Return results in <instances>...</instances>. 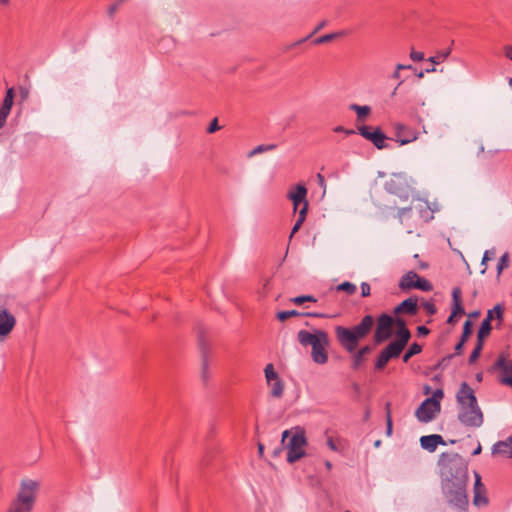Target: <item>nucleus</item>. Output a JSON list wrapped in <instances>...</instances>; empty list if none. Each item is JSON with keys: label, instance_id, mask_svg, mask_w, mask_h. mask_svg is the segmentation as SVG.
Here are the masks:
<instances>
[{"label": "nucleus", "instance_id": "nucleus-1", "mask_svg": "<svg viewBox=\"0 0 512 512\" xmlns=\"http://www.w3.org/2000/svg\"><path fill=\"white\" fill-rule=\"evenodd\" d=\"M441 488L447 504L458 512H466L469 506L467 494L468 464L458 453H442L439 459Z\"/></svg>", "mask_w": 512, "mask_h": 512}, {"label": "nucleus", "instance_id": "nucleus-2", "mask_svg": "<svg viewBox=\"0 0 512 512\" xmlns=\"http://www.w3.org/2000/svg\"><path fill=\"white\" fill-rule=\"evenodd\" d=\"M374 323L372 315H365L360 323L353 327L336 326V339L344 350L349 353L355 352L359 342L371 332Z\"/></svg>", "mask_w": 512, "mask_h": 512}, {"label": "nucleus", "instance_id": "nucleus-3", "mask_svg": "<svg viewBox=\"0 0 512 512\" xmlns=\"http://www.w3.org/2000/svg\"><path fill=\"white\" fill-rule=\"evenodd\" d=\"M40 483L33 479H23L20 482L16 496L11 500L6 512H32Z\"/></svg>", "mask_w": 512, "mask_h": 512}, {"label": "nucleus", "instance_id": "nucleus-4", "mask_svg": "<svg viewBox=\"0 0 512 512\" xmlns=\"http://www.w3.org/2000/svg\"><path fill=\"white\" fill-rule=\"evenodd\" d=\"M299 343L303 346H311L312 360L317 364H325L328 361L327 347L329 346V337L324 330H315L310 333L306 330H300L297 334Z\"/></svg>", "mask_w": 512, "mask_h": 512}, {"label": "nucleus", "instance_id": "nucleus-5", "mask_svg": "<svg viewBox=\"0 0 512 512\" xmlns=\"http://www.w3.org/2000/svg\"><path fill=\"white\" fill-rule=\"evenodd\" d=\"M282 443H286L288 463L292 464L305 455L304 447L307 444V439L303 430L295 432L291 437L288 430L284 431L282 434Z\"/></svg>", "mask_w": 512, "mask_h": 512}, {"label": "nucleus", "instance_id": "nucleus-6", "mask_svg": "<svg viewBox=\"0 0 512 512\" xmlns=\"http://www.w3.org/2000/svg\"><path fill=\"white\" fill-rule=\"evenodd\" d=\"M289 200L293 203L294 211L300 207L299 216L295 222L290 237H292L302 226L306 219L308 211L307 188L303 184H297L293 191H289L287 194Z\"/></svg>", "mask_w": 512, "mask_h": 512}, {"label": "nucleus", "instance_id": "nucleus-7", "mask_svg": "<svg viewBox=\"0 0 512 512\" xmlns=\"http://www.w3.org/2000/svg\"><path fill=\"white\" fill-rule=\"evenodd\" d=\"M399 288L403 291L418 289L424 292L433 290V285L427 279L420 277L415 271H408L399 281Z\"/></svg>", "mask_w": 512, "mask_h": 512}, {"label": "nucleus", "instance_id": "nucleus-8", "mask_svg": "<svg viewBox=\"0 0 512 512\" xmlns=\"http://www.w3.org/2000/svg\"><path fill=\"white\" fill-rule=\"evenodd\" d=\"M458 420L467 427H480L483 424V413L476 405H463L458 413Z\"/></svg>", "mask_w": 512, "mask_h": 512}, {"label": "nucleus", "instance_id": "nucleus-9", "mask_svg": "<svg viewBox=\"0 0 512 512\" xmlns=\"http://www.w3.org/2000/svg\"><path fill=\"white\" fill-rule=\"evenodd\" d=\"M394 318L389 314L383 313L377 318L376 330L374 333V343L379 345L388 340L393 333Z\"/></svg>", "mask_w": 512, "mask_h": 512}, {"label": "nucleus", "instance_id": "nucleus-10", "mask_svg": "<svg viewBox=\"0 0 512 512\" xmlns=\"http://www.w3.org/2000/svg\"><path fill=\"white\" fill-rule=\"evenodd\" d=\"M358 133L366 140L370 141L377 149H385L388 147L386 140L389 138L383 133L380 127H376L372 131L371 126L363 125L357 127Z\"/></svg>", "mask_w": 512, "mask_h": 512}, {"label": "nucleus", "instance_id": "nucleus-11", "mask_svg": "<svg viewBox=\"0 0 512 512\" xmlns=\"http://www.w3.org/2000/svg\"><path fill=\"white\" fill-rule=\"evenodd\" d=\"M264 373L268 387L270 388V395L273 398H281L284 393V382L275 371L272 363L266 365Z\"/></svg>", "mask_w": 512, "mask_h": 512}, {"label": "nucleus", "instance_id": "nucleus-12", "mask_svg": "<svg viewBox=\"0 0 512 512\" xmlns=\"http://www.w3.org/2000/svg\"><path fill=\"white\" fill-rule=\"evenodd\" d=\"M440 410V403H437L434 399H425L417 408L415 415L420 422L428 423L435 418Z\"/></svg>", "mask_w": 512, "mask_h": 512}, {"label": "nucleus", "instance_id": "nucleus-13", "mask_svg": "<svg viewBox=\"0 0 512 512\" xmlns=\"http://www.w3.org/2000/svg\"><path fill=\"white\" fill-rule=\"evenodd\" d=\"M493 312H496V319L502 321L504 315V307L501 304H497L493 309L488 310L486 318L482 321L477 333V341L484 343V338L490 335L492 330L491 321Z\"/></svg>", "mask_w": 512, "mask_h": 512}, {"label": "nucleus", "instance_id": "nucleus-14", "mask_svg": "<svg viewBox=\"0 0 512 512\" xmlns=\"http://www.w3.org/2000/svg\"><path fill=\"white\" fill-rule=\"evenodd\" d=\"M394 135L395 141L401 146L412 143L418 138V132L415 129L402 123L394 124Z\"/></svg>", "mask_w": 512, "mask_h": 512}, {"label": "nucleus", "instance_id": "nucleus-15", "mask_svg": "<svg viewBox=\"0 0 512 512\" xmlns=\"http://www.w3.org/2000/svg\"><path fill=\"white\" fill-rule=\"evenodd\" d=\"M15 325V316L5 306L0 305V339L8 336Z\"/></svg>", "mask_w": 512, "mask_h": 512}, {"label": "nucleus", "instance_id": "nucleus-16", "mask_svg": "<svg viewBox=\"0 0 512 512\" xmlns=\"http://www.w3.org/2000/svg\"><path fill=\"white\" fill-rule=\"evenodd\" d=\"M487 371L489 373L500 371L501 374L499 377H512V361L509 360L504 353H501Z\"/></svg>", "mask_w": 512, "mask_h": 512}, {"label": "nucleus", "instance_id": "nucleus-17", "mask_svg": "<svg viewBox=\"0 0 512 512\" xmlns=\"http://www.w3.org/2000/svg\"><path fill=\"white\" fill-rule=\"evenodd\" d=\"M457 401L462 407L463 405L478 404L475 393L468 383L463 382L457 392Z\"/></svg>", "mask_w": 512, "mask_h": 512}, {"label": "nucleus", "instance_id": "nucleus-18", "mask_svg": "<svg viewBox=\"0 0 512 512\" xmlns=\"http://www.w3.org/2000/svg\"><path fill=\"white\" fill-rule=\"evenodd\" d=\"M401 354L396 348H394L392 345L388 344L378 355L376 361H375V369L378 371L383 370L387 363L392 358H396Z\"/></svg>", "mask_w": 512, "mask_h": 512}, {"label": "nucleus", "instance_id": "nucleus-19", "mask_svg": "<svg viewBox=\"0 0 512 512\" xmlns=\"http://www.w3.org/2000/svg\"><path fill=\"white\" fill-rule=\"evenodd\" d=\"M393 313L395 315L399 314H407L410 316H414L418 313V303L416 297H409L402 301L399 305H397Z\"/></svg>", "mask_w": 512, "mask_h": 512}, {"label": "nucleus", "instance_id": "nucleus-20", "mask_svg": "<svg viewBox=\"0 0 512 512\" xmlns=\"http://www.w3.org/2000/svg\"><path fill=\"white\" fill-rule=\"evenodd\" d=\"M199 346L202 353V369H201V378L203 383L207 384L210 379V371L208 364V346L205 343L203 336L199 337Z\"/></svg>", "mask_w": 512, "mask_h": 512}, {"label": "nucleus", "instance_id": "nucleus-21", "mask_svg": "<svg viewBox=\"0 0 512 512\" xmlns=\"http://www.w3.org/2000/svg\"><path fill=\"white\" fill-rule=\"evenodd\" d=\"M421 447L429 452H434L439 444L445 445V441L441 435L432 434L422 436L420 438Z\"/></svg>", "mask_w": 512, "mask_h": 512}, {"label": "nucleus", "instance_id": "nucleus-22", "mask_svg": "<svg viewBox=\"0 0 512 512\" xmlns=\"http://www.w3.org/2000/svg\"><path fill=\"white\" fill-rule=\"evenodd\" d=\"M296 316H307V317H314V318H327L328 317V315L324 314V313H319V312L302 313L297 310L279 311L276 315L277 319L281 322L286 321L290 317H296Z\"/></svg>", "mask_w": 512, "mask_h": 512}, {"label": "nucleus", "instance_id": "nucleus-23", "mask_svg": "<svg viewBox=\"0 0 512 512\" xmlns=\"http://www.w3.org/2000/svg\"><path fill=\"white\" fill-rule=\"evenodd\" d=\"M493 455H506L512 458V434L506 439L496 442L492 446Z\"/></svg>", "mask_w": 512, "mask_h": 512}, {"label": "nucleus", "instance_id": "nucleus-24", "mask_svg": "<svg viewBox=\"0 0 512 512\" xmlns=\"http://www.w3.org/2000/svg\"><path fill=\"white\" fill-rule=\"evenodd\" d=\"M410 338L411 333L408 328L397 329L396 339L389 344L396 348L399 352H402Z\"/></svg>", "mask_w": 512, "mask_h": 512}, {"label": "nucleus", "instance_id": "nucleus-25", "mask_svg": "<svg viewBox=\"0 0 512 512\" xmlns=\"http://www.w3.org/2000/svg\"><path fill=\"white\" fill-rule=\"evenodd\" d=\"M453 307L452 317L461 316L465 314V309L462 305V291L460 287H454L452 290Z\"/></svg>", "mask_w": 512, "mask_h": 512}, {"label": "nucleus", "instance_id": "nucleus-26", "mask_svg": "<svg viewBox=\"0 0 512 512\" xmlns=\"http://www.w3.org/2000/svg\"><path fill=\"white\" fill-rule=\"evenodd\" d=\"M372 351V347L365 345L361 347L352 357V369L357 370L364 361V356Z\"/></svg>", "mask_w": 512, "mask_h": 512}, {"label": "nucleus", "instance_id": "nucleus-27", "mask_svg": "<svg viewBox=\"0 0 512 512\" xmlns=\"http://www.w3.org/2000/svg\"><path fill=\"white\" fill-rule=\"evenodd\" d=\"M349 108L350 110L356 112L358 122L363 121L364 118L367 117L371 112V108L369 106H359L357 104H351Z\"/></svg>", "mask_w": 512, "mask_h": 512}, {"label": "nucleus", "instance_id": "nucleus-28", "mask_svg": "<svg viewBox=\"0 0 512 512\" xmlns=\"http://www.w3.org/2000/svg\"><path fill=\"white\" fill-rule=\"evenodd\" d=\"M14 97H15V90L13 87L11 88H8L7 91H6V95L3 99V102L1 104L0 107L4 108V110H7V111H11V108L13 106V102H14Z\"/></svg>", "mask_w": 512, "mask_h": 512}, {"label": "nucleus", "instance_id": "nucleus-29", "mask_svg": "<svg viewBox=\"0 0 512 512\" xmlns=\"http://www.w3.org/2000/svg\"><path fill=\"white\" fill-rule=\"evenodd\" d=\"M335 290L336 291H341V292H345L347 295H353L356 293L357 291V287L355 284L349 282V281H345V282H342L341 284L337 285L335 287Z\"/></svg>", "mask_w": 512, "mask_h": 512}, {"label": "nucleus", "instance_id": "nucleus-30", "mask_svg": "<svg viewBox=\"0 0 512 512\" xmlns=\"http://www.w3.org/2000/svg\"><path fill=\"white\" fill-rule=\"evenodd\" d=\"M421 351H422V346L420 344H418L416 342L412 343L410 345V347L408 348V350L403 355V362L407 363L411 357L421 353Z\"/></svg>", "mask_w": 512, "mask_h": 512}, {"label": "nucleus", "instance_id": "nucleus-31", "mask_svg": "<svg viewBox=\"0 0 512 512\" xmlns=\"http://www.w3.org/2000/svg\"><path fill=\"white\" fill-rule=\"evenodd\" d=\"M341 35H343L342 32L325 34V35H322V36L317 37L316 39H314L313 40V44L314 45L325 44V43H328V42H330V41L340 37Z\"/></svg>", "mask_w": 512, "mask_h": 512}, {"label": "nucleus", "instance_id": "nucleus-32", "mask_svg": "<svg viewBox=\"0 0 512 512\" xmlns=\"http://www.w3.org/2000/svg\"><path fill=\"white\" fill-rule=\"evenodd\" d=\"M276 148V144H261L256 146L252 151L249 152V157H252L263 152L272 151Z\"/></svg>", "mask_w": 512, "mask_h": 512}, {"label": "nucleus", "instance_id": "nucleus-33", "mask_svg": "<svg viewBox=\"0 0 512 512\" xmlns=\"http://www.w3.org/2000/svg\"><path fill=\"white\" fill-rule=\"evenodd\" d=\"M451 53V49L448 48L446 50L439 51L435 56H431L428 61L433 64H440L443 62Z\"/></svg>", "mask_w": 512, "mask_h": 512}, {"label": "nucleus", "instance_id": "nucleus-34", "mask_svg": "<svg viewBox=\"0 0 512 512\" xmlns=\"http://www.w3.org/2000/svg\"><path fill=\"white\" fill-rule=\"evenodd\" d=\"M486 492L482 490L474 491V505L476 506H485L488 504V498L486 497Z\"/></svg>", "mask_w": 512, "mask_h": 512}, {"label": "nucleus", "instance_id": "nucleus-35", "mask_svg": "<svg viewBox=\"0 0 512 512\" xmlns=\"http://www.w3.org/2000/svg\"><path fill=\"white\" fill-rule=\"evenodd\" d=\"M483 345H484L483 342L477 341L474 349L472 350V352H471V354L469 356V359H468V363L469 364H473L474 362L477 361V359L479 358V356L481 354V351L483 349Z\"/></svg>", "mask_w": 512, "mask_h": 512}, {"label": "nucleus", "instance_id": "nucleus-36", "mask_svg": "<svg viewBox=\"0 0 512 512\" xmlns=\"http://www.w3.org/2000/svg\"><path fill=\"white\" fill-rule=\"evenodd\" d=\"M290 301L296 305H302L305 302H316L317 299L312 295H301L291 298Z\"/></svg>", "mask_w": 512, "mask_h": 512}, {"label": "nucleus", "instance_id": "nucleus-37", "mask_svg": "<svg viewBox=\"0 0 512 512\" xmlns=\"http://www.w3.org/2000/svg\"><path fill=\"white\" fill-rule=\"evenodd\" d=\"M510 260L508 253L503 254L497 265V275L498 277L501 275L502 271L509 266Z\"/></svg>", "mask_w": 512, "mask_h": 512}, {"label": "nucleus", "instance_id": "nucleus-38", "mask_svg": "<svg viewBox=\"0 0 512 512\" xmlns=\"http://www.w3.org/2000/svg\"><path fill=\"white\" fill-rule=\"evenodd\" d=\"M472 334V322L470 320H466L463 325V332L461 335L462 343H466L470 335Z\"/></svg>", "mask_w": 512, "mask_h": 512}, {"label": "nucleus", "instance_id": "nucleus-39", "mask_svg": "<svg viewBox=\"0 0 512 512\" xmlns=\"http://www.w3.org/2000/svg\"><path fill=\"white\" fill-rule=\"evenodd\" d=\"M421 305L428 315L432 316L437 313V307L432 300L423 301Z\"/></svg>", "mask_w": 512, "mask_h": 512}, {"label": "nucleus", "instance_id": "nucleus-40", "mask_svg": "<svg viewBox=\"0 0 512 512\" xmlns=\"http://www.w3.org/2000/svg\"><path fill=\"white\" fill-rule=\"evenodd\" d=\"M386 418H387L386 434L388 436H390L392 434V417H391L390 403L386 404Z\"/></svg>", "mask_w": 512, "mask_h": 512}, {"label": "nucleus", "instance_id": "nucleus-41", "mask_svg": "<svg viewBox=\"0 0 512 512\" xmlns=\"http://www.w3.org/2000/svg\"><path fill=\"white\" fill-rule=\"evenodd\" d=\"M270 288H271V279L270 278H265L263 280L262 288H261V290H259V294L262 297L267 296L269 291H270Z\"/></svg>", "mask_w": 512, "mask_h": 512}, {"label": "nucleus", "instance_id": "nucleus-42", "mask_svg": "<svg viewBox=\"0 0 512 512\" xmlns=\"http://www.w3.org/2000/svg\"><path fill=\"white\" fill-rule=\"evenodd\" d=\"M326 25V21H322L320 22L315 28L314 30L306 37V38H303L301 39L300 41L297 42V44H300V43H303L305 42L308 38H310L311 36H313L314 34H316L318 31H320L322 28H324Z\"/></svg>", "mask_w": 512, "mask_h": 512}, {"label": "nucleus", "instance_id": "nucleus-43", "mask_svg": "<svg viewBox=\"0 0 512 512\" xmlns=\"http://www.w3.org/2000/svg\"><path fill=\"white\" fill-rule=\"evenodd\" d=\"M479 490L486 492L485 486L481 482V476L477 472H475L474 491H479Z\"/></svg>", "mask_w": 512, "mask_h": 512}, {"label": "nucleus", "instance_id": "nucleus-44", "mask_svg": "<svg viewBox=\"0 0 512 512\" xmlns=\"http://www.w3.org/2000/svg\"><path fill=\"white\" fill-rule=\"evenodd\" d=\"M410 59L414 62H419V61H422L424 59V53L423 52H420V51H415V50H412L410 52Z\"/></svg>", "mask_w": 512, "mask_h": 512}, {"label": "nucleus", "instance_id": "nucleus-45", "mask_svg": "<svg viewBox=\"0 0 512 512\" xmlns=\"http://www.w3.org/2000/svg\"><path fill=\"white\" fill-rule=\"evenodd\" d=\"M333 131L335 133H344L346 135H354L356 133V131L354 129H347L343 126H336Z\"/></svg>", "mask_w": 512, "mask_h": 512}, {"label": "nucleus", "instance_id": "nucleus-46", "mask_svg": "<svg viewBox=\"0 0 512 512\" xmlns=\"http://www.w3.org/2000/svg\"><path fill=\"white\" fill-rule=\"evenodd\" d=\"M361 296L362 297H368L371 294V287L367 282L361 283Z\"/></svg>", "mask_w": 512, "mask_h": 512}, {"label": "nucleus", "instance_id": "nucleus-47", "mask_svg": "<svg viewBox=\"0 0 512 512\" xmlns=\"http://www.w3.org/2000/svg\"><path fill=\"white\" fill-rule=\"evenodd\" d=\"M220 129L217 118H214L207 128V133L212 134Z\"/></svg>", "mask_w": 512, "mask_h": 512}, {"label": "nucleus", "instance_id": "nucleus-48", "mask_svg": "<svg viewBox=\"0 0 512 512\" xmlns=\"http://www.w3.org/2000/svg\"><path fill=\"white\" fill-rule=\"evenodd\" d=\"M9 114V111L4 110V108L0 107V129L4 127Z\"/></svg>", "mask_w": 512, "mask_h": 512}, {"label": "nucleus", "instance_id": "nucleus-49", "mask_svg": "<svg viewBox=\"0 0 512 512\" xmlns=\"http://www.w3.org/2000/svg\"><path fill=\"white\" fill-rule=\"evenodd\" d=\"M443 396H444L443 390L436 389L434 391L432 397H430L429 399H434V401H436L437 403H440V400L443 398Z\"/></svg>", "mask_w": 512, "mask_h": 512}, {"label": "nucleus", "instance_id": "nucleus-50", "mask_svg": "<svg viewBox=\"0 0 512 512\" xmlns=\"http://www.w3.org/2000/svg\"><path fill=\"white\" fill-rule=\"evenodd\" d=\"M19 94H20L21 101L24 102L29 97V90L26 87L21 86L19 88Z\"/></svg>", "mask_w": 512, "mask_h": 512}, {"label": "nucleus", "instance_id": "nucleus-51", "mask_svg": "<svg viewBox=\"0 0 512 512\" xmlns=\"http://www.w3.org/2000/svg\"><path fill=\"white\" fill-rule=\"evenodd\" d=\"M394 325L397 329L407 328L405 320L400 317L394 318Z\"/></svg>", "mask_w": 512, "mask_h": 512}, {"label": "nucleus", "instance_id": "nucleus-52", "mask_svg": "<svg viewBox=\"0 0 512 512\" xmlns=\"http://www.w3.org/2000/svg\"><path fill=\"white\" fill-rule=\"evenodd\" d=\"M493 255H494V251L486 250L483 254L481 264L486 265V263L492 258Z\"/></svg>", "mask_w": 512, "mask_h": 512}, {"label": "nucleus", "instance_id": "nucleus-53", "mask_svg": "<svg viewBox=\"0 0 512 512\" xmlns=\"http://www.w3.org/2000/svg\"><path fill=\"white\" fill-rule=\"evenodd\" d=\"M327 446L329 447V449H331L332 451H335V452H338L339 451V448L336 444V442L333 440L332 437H328L327 438Z\"/></svg>", "mask_w": 512, "mask_h": 512}, {"label": "nucleus", "instance_id": "nucleus-54", "mask_svg": "<svg viewBox=\"0 0 512 512\" xmlns=\"http://www.w3.org/2000/svg\"><path fill=\"white\" fill-rule=\"evenodd\" d=\"M430 333V330L426 326H418L417 327V335L418 336H427Z\"/></svg>", "mask_w": 512, "mask_h": 512}, {"label": "nucleus", "instance_id": "nucleus-55", "mask_svg": "<svg viewBox=\"0 0 512 512\" xmlns=\"http://www.w3.org/2000/svg\"><path fill=\"white\" fill-rule=\"evenodd\" d=\"M453 356L454 355L451 354V355H448V356L442 358L441 361H439V363H438V367H445V366H447L448 363L450 362V360L453 358Z\"/></svg>", "mask_w": 512, "mask_h": 512}, {"label": "nucleus", "instance_id": "nucleus-56", "mask_svg": "<svg viewBox=\"0 0 512 512\" xmlns=\"http://www.w3.org/2000/svg\"><path fill=\"white\" fill-rule=\"evenodd\" d=\"M119 3H120V1L109 6L108 14H109L110 17H112L115 14V12L118 10Z\"/></svg>", "mask_w": 512, "mask_h": 512}, {"label": "nucleus", "instance_id": "nucleus-57", "mask_svg": "<svg viewBox=\"0 0 512 512\" xmlns=\"http://www.w3.org/2000/svg\"><path fill=\"white\" fill-rule=\"evenodd\" d=\"M464 344L465 343H462V340L460 339V341L455 345V348H454L455 353H454V355L462 354L463 348H464Z\"/></svg>", "mask_w": 512, "mask_h": 512}, {"label": "nucleus", "instance_id": "nucleus-58", "mask_svg": "<svg viewBox=\"0 0 512 512\" xmlns=\"http://www.w3.org/2000/svg\"><path fill=\"white\" fill-rule=\"evenodd\" d=\"M499 382L503 385L512 387V377H499Z\"/></svg>", "mask_w": 512, "mask_h": 512}, {"label": "nucleus", "instance_id": "nucleus-59", "mask_svg": "<svg viewBox=\"0 0 512 512\" xmlns=\"http://www.w3.org/2000/svg\"><path fill=\"white\" fill-rule=\"evenodd\" d=\"M411 207H405L398 210V217L402 221V218L411 211Z\"/></svg>", "mask_w": 512, "mask_h": 512}, {"label": "nucleus", "instance_id": "nucleus-60", "mask_svg": "<svg viewBox=\"0 0 512 512\" xmlns=\"http://www.w3.org/2000/svg\"><path fill=\"white\" fill-rule=\"evenodd\" d=\"M505 56L512 61V45H506L504 47Z\"/></svg>", "mask_w": 512, "mask_h": 512}, {"label": "nucleus", "instance_id": "nucleus-61", "mask_svg": "<svg viewBox=\"0 0 512 512\" xmlns=\"http://www.w3.org/2000/svg\"><path fill=\"white\" fill-rule=\"evenodd\" d=\"M317 180L320 187H322L324 190L326 189V182L325 178L321 173L317 174Z\"/></svg>", "mask_w": 512, "mask_h": 512}, {"label": "nucleus", "instance_id": "nucleus-62", "mask_svg": "<svg viewBox=\"0 0 512 512\" xmlns=\"http://www.w3.org/2000/svg\"><path fill=\"white\" fill-rule=\"evenodd\" d=\"M413 66L408 64H397V70H413Z\"/></svg>", "mask_w": 512, "mask_h": 512}, {"label": "nucleus", "instance_id": "nucleus-63", "mask_svg": "<svg viewBox=\"0 0 512 512\" xmlns=\"http://www.w3.org/2000/svg\"><path fill=\"white\" fill-rule=\"evenodd\" d=\"M400 71L401 70H397V66H396L394 72L391 75V78L396 79V80H400V78H401Z\"/></svg>", "mask_w": 512, "mask_h": 512}, {"label": "nucleus", "instance_id": "nucleus-64", "mask_svg": "<svg viewBox=\"0 0 512 512\" xmlns=\"http://www.w3.org/2000/svg\"><path fill=\"white\" fill-rule=\"evenodd\" d=\"M447 323L450 325H454L456 323L455 317H452V314L448 317Z\"/></svg>", "mask_w": 512, "mask_h": 512}]
</instances>
